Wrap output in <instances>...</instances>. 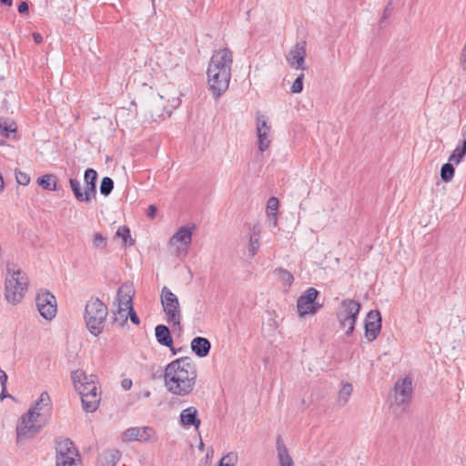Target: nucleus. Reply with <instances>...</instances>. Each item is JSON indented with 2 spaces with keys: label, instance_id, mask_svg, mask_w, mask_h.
I'll list each match as a JSON object with an SVG mask.
<instances>
[{
  "label": "nucleus",
  "instance_id": "1",
  "mask_svg": "<svg viewBox=\"0 0 466 466\" xmlns=\"http://www.w3.org/2000/svg\"><path fill=\"white\" fill-rule=\"evenodd\" d=\"M196 380V365L188 357L177 359L167 364L165 369V387L174 395H188L192 392Z\"/></svg>",
  "mask_w": 466,
  "mask_h": 466
},
{
  "label": "nucleus",
  "instance_id": "2",
  "mask_svg": "<svg viewBox=\"0 0 466 466\" xmlns=\"http://www.w3.org/2000/svg\"><path fill=\"white\" fill-rule=\"evenodd\" d=\"M232 65L233 55L228 48H221L213 53L207 76L209 89L216 98H218L228 88Z\"/></svg>",
  "mask_w": 466,
  "mask_h": 466
},
{
  "label": "nucleus",
  "instance_id": "3",
  "mask_svg": "<svg viewBox=\"0 0 466 466\" xmlns=\"http://www.w3.org/2000/svg\"><path fill=\"white\" fill-rule=\"evenodd\" d=\"M71 378L76 390L81 396L83 409L86 412L96 411L101 400L97 376L76 370L72 372Z\"/></svg>",
  "mask_w": 466,
  "mask_h": 466
},
{
  "label": "nucleus",
  "instance_id": "4",
  "mask_svg": "<svg viewBox=\"0 0 466 466\" xmlns=\"http://www.w3.org/2000/svg\"><path fill=\"white\" fill-rule=\"evenodd\" d=\"M28 278L14 262L6 263L5 278V299L10 304L15 305L22 301L28 289Z\"/></svg>",
  "mask_w": 466,
  "mask_h": 466
},
{
  "label": "nucleus",
  "instance_id": "5",
  "mask_svg": "<svg viewBox=\"0 0 466 466\" xmlns=\"http://www.w3.org/2000/svg\"><path fill=\"white\" fill-rule=\"evenodd\" d=\"M107 316L106 306L98 299L87 301L85 309V321L91 334L98 336L103 329Z\"/></svg>",
  "mask_w": 466,
  "mask_h": 466
},
{
  "label": "nucleus",
  "instance_id": "6",
  "mask_svg": "<svg viewBox=\"0 0 466 466\" xmlns=\"http://www.w3.org/2000/svg\"><path fill=\"white\" fill-rule=\"evenodd\" d=\"M160 302L167 322L173 327L180 328L182 312L177 295L165 286L161 289Z\"/></svg>",
  "mask_w": 466,
  "mask_h": 466
},
{
  "label": "nucleus",
  "instance_id": "7",
  "mask_svg": "<svg viewBox=\"0 0 466 466\" xmlns=\"http://www.w3.org/2000/svg\"><path fill=\"white\" fill-rule=\"evenodd\" d=\"M360 310V303L358 301L350 299L341 301L337 319L340 328L345 329L346 335L353 332Z\"/></svg>",
  "mask_w": 466,
  "mask_h": 466
},
{
  "label": "nucleus",
  "instance_id": "8",
  "mask_svg": "<svg viewBox=\"0 0 466 466\" xmlns=\"http://www.w3.org/2000/svg\"><path fill=\"white\" fill-rule=\"evenodd\" d=\"M45 424V421L38 420L37 414L35 416L32 411L24 413L16 426L17 441H21L34 437Z\"/></svg>",
  "mask_w": 466,
  "mask_h": 466
},
{
  "label": "nucleus",
  "instance_id": "9",
  "mask_svg": "<svg viewBox=\"0 0 466 466\" xmlns=\"http://www.w3.org/2000/svg\"><path fill=\"white\" fill-rule=\"evenodd\" d=\"M412 395V380L410 377L396 382L394 387L392 407H396L400 411H403L409 405Z\"/></svg>",
  "mask_w": 466,
  "mask_h": 466
},
{
  "label": "nucleus",
  "instance_id": "10",
  "mask_svg": "<svg viewBox=\"0 0 466 466\" xmlns=\"http://www.w3.org/2000/svg\"><path fill=\"white\" fill-rule=\"evenodd\" d=\"M35 303L40 315L51 320L56 314V297L48 290H40L35 297Z\"/></svg>",
  "mask_w": 466,
  "mask_h": 466
},
{
  "label": "nucleus",
  "instance_id": "11",
  "mask_svg": "<svg viewBox=\"0 0 466 466\" xmlns=\"http://www.w3.org/2000/svg\"><path fill=\"white\" fill-rule=\"evenodd\" d=\"M319 291L314 288H309L297 301L298 313L300 317L316 313L321 305L316 302Z\"/></svg>",
  "mask_w": 466,
  "mask_h": 466
},
{
  "label": "nucleus",
  "instance_id": "12",
  "mask_svg": "<svg viewBox=\"0 0 466 466\" xmlns=\"http://www.w3.org/2000/svg\"><path fill=\"white\" fill-rule=\"evenodd\" d=\"M306 46V41L301 40L296 43L287 54L286 59L291 68L301 71L308 69L305 62L307 56Z\"/></svg>",
  "mask_w": 466,
  "mask_h": 466
},
{
  "label": "nucleus",
  "instance_id": "13",
  "mask_svg": "<svg viewBox=\"0 0 466 466\" xmlns=\"http://www.w3.org/2000/svg\"><path fill=\"white\" fill-rule=\"evenodd\" d=\"M270 131L271 127L267 117L260 112H258L256 114V132L258 140V150L260 152L266 151L271 144Z\"/></svg>",
  "mask_w": 466,
  "mask_h": 466
},
{
  "label": "nucleus",
  "instance_id": "14",
  "mask_svg": "<svg viewBox=\"0 0 466 466\" xmlns=\"http://www.w3.org/2000/svg\"><path fill=\"white\" fill-rule=\"evenodd\" d=\"M192 240V230L187 227H181L169 239L170 246H177V253H187Z\"/></svg>",
  "mask_w": 466,
  "mask_h": 466
},
{
  "label": "nucleus",
  "instance_id": "15",
  "mask_svg": "<svg viewBox=\"0 0 466 466\" xmlns=\"http://www.w3.org/2000/svg\"><path fill=\"white\" fill-rule=\"evenodd\" d=\"M52 410V402L47 391H43L37 400L29 408L27 411L34 412V415H38V420L41 421L46 420V417L50 415Z\"/></svg>",
  "mask_w": 466,
  "mask_h": 466
},
{
  "label": "nucleus",
  "instance_id": "16",
  "mask_svg": "<svg viewBox=\"0 0 466 466\" xmlns=\"http://www.w3.org/2000/svg\"><path fill=\"white\" fill-rule=\"evenodd\" d=\"M381 329V316L378 310H370L366 317L365 336L368 340H374Z\"/></svg>",
  "mask_w": 466,
  "mask_h": 466
},
{
  "label": "nucleus",
  "instance_id": "17",
  "mask_svg": "<svg viewBox=\"0 0 466 466\" xmlns=\"http://www.w3.org/2000/svg\"><path fill=\"white\" fill-rule=\"evenodd\" d=\"M155 436V431L151 427H133L123 432L124 441H147Z\"/></svg>",
  "mask_w": 466,
  "mask_h": 466
},
{
  "label": "nucleus",
  "instance_id": "18",
  "mask_svg": "<svg viewBox=\"0 0 466 466\" xmlns=\"http://www.w3.org/2000/svg\"><path fill=\"white\" fill-rule=\"evenodd\" d=\"M56 459L73 457L80 459V455L74 442L70 439H59L56 444Z\"/></svg>",
  "mask_w": 466,
  "mask_h": 466
},
{
  "label": "nucleus",
  "instance_id": "19",
  "mask_svg": "<svg viewBox=\"0 0 466 466\" xmlns=\"http://www.w3.org/2000/svg\"><path fill=\"white\" fill-rule=\"evenodd\" d=\"M134 296V289L128 283L122 284L116 293V307H125L132 310V299Z\"/></svg>",
  "mask_w": 466,
  "mask_h": 466
},
{
  "label": "nucleus",
  "instance_id": "20",
  "mask_svg": "<svg viewBox=\"0 0 466 466\" xmlns=\"http://www.w3.org/2000/svg\"><path fill=\"white\" fill-rule=\"evenodd\" d=\"M180 422L183 426H194L196 429H198L200 420L198 419V410L193 406L183 410L180 413Z\"/></svg>",
  "mask_w": 466,
  "mask_h": 466
},
{
  "label": "nucleus",
  "instance_id": "21",
  "mask_svg": "<svg viewBox=\"0 0 466 466\" xmlns=\"http://www.w3.org/2000/svg\"><path fill=\"white\" fill-rule=\"evenodd\" d=\"M278 459L280 466H294L293 460L280 436L276 441Z\"/></svg>",
  "mask_w": 466,
  "mask_h": 466
},
{
  "label": "nucleus",
  "instance_id": "22",
  "mask_svg": "<svg viewBox=\"0 0 466 466\" xmlns=\"http://www.w3.org/2000/svg\"><path fill=\"white\" fill-rule=\"evenodd\" d=\"M211 348L209 340L203 337H196L191 341V350L198 357L208 356Z\"/></svg>",
  "mask_w": 466,
  "mask_h": 466
},
{
  "label": "nucleus",
  "instance_id": "23",
  "mask_svg": "<svg viewBox=\"0 0 466 466\" xmlns=\"http://www.w3.org/2000/svg\"><path fill=\"white\" fill-rule=\"evenodd\" d=\"M84 180L86 183V189L87 191V198H94L96 195V180L97 173L93 168H87L85 171Z\"/></svg>",
  "mask_w": 466,
  "mask_h": 466
},
{
  "label": "nucleus",
  "instance_id": "24",
  "mask_svg": "<svg viewBox=\"0 0 466 466\" xmlns=\"http://www.w3.org/2000/svg\"><path fill=\"white\" fill-rule=\"evenodd\" d=\"M155 336L157 341L165 347L171 348L173 345V339L169 329L163 324H159L155 328Z\"/></svg>",
  "mask_w": 466,
  "mask_h": 466
},
{
  "label": "nucleus",
  "instance_id": "25",
  "mask_svg": "<svg viewBox=\"0 0 466 466\" xmlns=\"http://www.w3.org/2000/svg\"><path fill=\"white\" fill-rule=\"evenodd\" d=\"M120 459L118 451H103L97 460L98 466H116Z\"/></svg>",
  "mask_w": 466,
  "mask_h": 466
},
{
  "label": "nucleus",
  "instance_id": "26",
  "mask_svg": "<svg viewBox=\"0 0 466 466\" xmlns=\"http://www.w3.org/2000/svg\"><path fill=\"white\" fill-rule=\"evenodd\" d=\"M260 228L254 226L251 228L249 240H248V252L251 257H254L259 248Z\"/></svg>",
  "mask_w": 466,
  "mask_h": 466
},
{
  "label": "nucleus",
  "instance_id": "27",
  "mask_svg": "<svg viewBox=\"0 0 466 466\" xmlns=\"http://www.w3.org/2000/svg\"><path fill=\"white\" fill-rule=\"evenodd\" d=\"M70 187L74 193L75 198L80 201V202H89L91 201V198H87V191L85 189V191H82L81 189V184L80 181L76 178H70L69 179Z\"/></svg>",
  "mask_w": 466,
  "mask_h": 466
},
{
  "label": "nucleus",
  "instance_id": "28",
  "mask_svg": "<svg viewBox=\"0 0 466 466\" xmlns=\"http://www.w3.org/2000/svg\"><path fill=\"white\" fill-rule=\"evenodd\" d=\"M273 274L285 288H289L294 281L292 273L282 268H276Z\"/></svg>",
  "mask_w": 466,
  "mask_h": 466
},
{
  "label": "nucleus",
  "instance_id": "29",
  "mask_svg": "<svg viewBox=\"0 0 466 466\" xmlns=\"http://www.w3.org/2000/svg\"><path fill=\"white\" fill-rule=\"evenodd\" d=\"M37 183L44 189L52 190V191L56 189V178L52 174H46V175L41 176L37 179Z\"/></svg>",
  "mask_w": 466,
  "mask_h": 466
},
{
  "label": "nucleus",
  "instance_id": "30",
  "mask_svg": "<svg viewBox=\"0 0 466 466\" xmlns=\"http://www.w3.org/2000/svg\"><path fill=\"white\" fill-rule=\"evenodd\" d=\"M353 387L350 383H343L338 394V402L339 405L344 406L350 400L352 394Z\"/></svg>",
  "mask_w": 466,
  "mask_h": 466
},
{
  "label": "nucleus",
  "instance_id": "31",
  "mask_svg": "<svg viewBox=\"0 0 466 466\" xmlns=\"http://www.w3.org/2000/svg\"><path fill=\"white\" fill-rule=\"evenodd\" d=\"M116 237L122 239L125 246L134 245V240L131 238L130 229L127 226H121L117 228Z\"/></svg>",
  "mask_w": 466,
  "mask_h": 466
},
{
  "label": "nucleus",
  "instance_id": "32",
  "mask_svg": "<svg viewBox=\"0 0 466 466\" xmlns=\"http://www.w3.org/2000/svg\"><path fill=\"white\" fill-rule=\"evenodd\" d=\"M453 164L454 163L449 161L448 163L442 165L441 168V178L444 182H450L452 180L455 173Z\"/></svg>",
  "mask_w": 466,
  "mask_h": 466
},
{
  "label": "nucleus",
  "instance_id": "33",
  "mask_svg": "<svg viewBox=\"0 0 466 466\" xmlns=\"http://www.w3.org/2000/svg\"><path fill=\"white\" fill-rule=\"evenodd\" d=\"M92 243L93 247L96 249H98L100 251H104L107 248V239L106 237H104L101 233L96 232L92 236Z\"/></svg>",
  "mask_w": 466,
  "mask_h": 466
},
{
  "label": "nucleus",
  "instance_id": "34",
  "mask_svg": "<svg viewBox=\"0 0 466 466\" xmlns=\"http://www.w3.org/2000/svg\"><path fill=\"white\" fill-rule=\"evenodd\" d=\"M114 188V181L108 177L102 178L100 184V193L104 196H108Z\"/></svg>",
  "mask_w": 466,
  "mask_h": 466
},
{
  "label": "nucleus",
  "instance_id": "35",
  "mask_svg": "<svg viewBox=\"0 0 466 466\" xmlns=\"http://www.w3.org/2000/svg\"><path fill=\"white\" fill-rule=\"evenodd\" d=\"M237 462L238 454L231 451L221 458L218 466H235Z\"/></svg>",
  "mask_w": 466,
  "mask_h": 466
},
{
  "label": "nucleus",
  "instance_id": "36",
  "mask_svg": "<svg viewBox=\"0 0 466 466\" xmlns=\"http://www.w3.org/2000/svg\"><path fill=\"white\" fill-rule=\"evenodd\" d=\"M466 155V151L461 148L459 146L453 150L451 155L449 157V161L455 165L460 164Z\"/></svg>",
  "mask_w": 466,
  "mask_h": 466
},
{
  "label": "nucleus",
  "instance_id": "37",
  "mask_svg": "<svg viewBox=\"0 0 466 466\" xmlns=\"http://www.w3.org/2000/svg\"><path fill=\"white\" fill-rule=\"evenodd\" d=\"M129 309L125 307H117L116 311L114 313V320L118 321L120 324L125 323L127 320Z\"/></svg>",
  "mask_w": 466,
  "mask_h": 466
},
{
  "label": "nucleus",
  "instance_id": "38",
  "mask_svg": "<svg viewBox=\"0 0 466 466\" xmlns=\"http://www.w3.org/2000/svg\"><path fill=\"white\" fill-rule=\"evenodd\" d=\"M56 466H81L80 459L66 457V459H56Z\"/></svg>",
  "mask_w": 466,
  "mask_h": 466
},
{
  "label": "nucleus",
  "instance_id": "39",
  "mask_svg": "<svg viewBox=\"0 0 466 466\" xmlns=\"http://www.w3.org/2000/svg\"><path fill=\"white\" fill-rule=\"evenodd\" d=\"M303 79H304V74H300L298 76V77L293 82L290 91L294 94H299L303 90Z\"/></svg>",
  "mask_w": 466,
  "mask_h": 466
},
{
  "label": "nucleus",
  "instance_id": "40",
  "mask_svg": "<svg viewBox=\"0 0 466 466\" xmlns=\"http://www.w3.org/2000/svg\"><path fill=\"white\" fill-rule=\"evenodd\" d=\"M279 208V199L275 197L268 198L267 203V215L277 214Z\"/></svg>",
  "mask_w": 466,
  "mask_h": 466
},
{
  "label": "nucleus",
  "instance_id": "41",
  "mask_svg": "<svg viewBox=\"0 0 466 466\" xmlns=\"http://www.w3.org/2000/svg\"><path fill=\"white\" fill-rule=\"evenodd\" d=\"M15 178L18 184L26 186L30 182V177L25 172L15 171Z\"/></svg>",
  "mask_w": 466,
  "mask_h": 466
},
{
  "label": "nucleus",
  "instance_id": "42",
  "mask_svg": "<svg viewBox=\"0 0 466 466\" xmlns=\"http://www.w3.org/2000/svg\"><path fill=\"white\" fill-rule=\"evenodd\" d=\"M15 128L13 127V125H8L7 123L0 122V133L5 134L7 137V133L9 132H15Z\"/></svg>",
  "mask_w": 466,
  "mask_h": 466
},
{
  "label": "nucleus",
  "instance_id": "43",
  "mask_svg": "<svg viewBox=\"0 0 466 466\" xmlns=\"http://www.w3.org/2000/svg\"><path fill=\"white\" fill-rule=\"evenodd\" d=\"M392 10H393L392 4H391V2H390V3L386 5V7H385V9H384V11H383L382 19H383V20H384V19H387V18L390 15V14H391Z\"/></svg>",
  "mask_w": 466,
  "mask_h": 466
},
{
  "label": "nucleus",
  "instance_id": "44",
  "mask_svg": "<svg viewBox=\"0 0 466 466\" xmlns=\"http://www.w3.org/2000/svg\"><path fill=\"white\" fill-rule=\"evenodd\" d=\"M128 316L130 317V319L131 321L136 324V325H138L140 320H139V318L137 317V313L135 312L134 309L132 308V310H128Z\"/></svg>",
  "mask_w": 466,
  "mask_h": 466
},
{
  "label": "nucleus",
  "instance_id": "45",
  "mask_svg": "<svg viewBox=\"0 0 466 466\" xmlns=\"http://www.w3.org/2000/svg\"><path fill=\"white\" fill-rule=\"evenodd\" d=\"M18 12L21 15H25L28 13V4L25 1H23L18 5Z\"/></svg>",
  "mask_w": 466,
  "mask_h": 466
},
{
  "label": "nucleus",
  "instance_id": "46",
  "mask_svg": "<svg viewBox=\"0 0 466 466\" xmlns=\"http://www.w3.org/2000/svg\"><path fill=\"white\" fill-rule=\"evenodd\" d=\"M268 216V223L270 226L272 227H277L278 225V215L277 214H269V215H267Z\"/></svg>",
  "mask_w": 466,
  "mask_h": 466
},
{
  "label": "nucleus",
  "instance_id": "47",
  "mask_svg": "<svg viewBox=\"0 0 466 466\" xmlns=\"http://www.w3.org/2000/svg\"><path fill=\"white\" fill-rule=\"evenodd\" d=\"M7 379L8 377L6 373L0 369V383L2 388H5V386H6Z\"/></svg>",
  "mask_w": 466,
  "mask_h": 466
},
{
  "label": "nucleus",
  "instance_id": "48",
  "mask_svg": "<svg viewBox=\"0 0 466 466\" xmlns=\"http://www.w3.org/2000/svg\"><path fill=\"white\" fill-rule=\"evenodd\" d=\"M132 380L130 379H124L122 381H121V386L124 390H130L131 387H132Z\"/></svg>",
  "mask_w": 466,
  "mask_h": 466
},
{
  "label": "nucleus",
  "instance_id": "49",
  "mask_svg": "<svg viewBox=\"0 0 466 466\" xmlns=\"http://www.w3.org/2000/svg\"><path fill=\"white\" fill-rule=\"evenodd\" d=\"M157 214V208L154 205H150L147 210V217L153 219Z\"/></svg>",
  "mask_w": 466,
  "mask_h": 466
},
{
  "label": "nucleus",
  "instance_id": "50",
  "mask_svg": "<svg viewBox=\"0 0 466 466\" xmlns=\"http://www.w3.org/2000/svg\"><path fill=\"white\" fill-rule=\"evenodd\" d=\"M33 39L35 43L41 44L43 42V36L39 33H33Z\"/></svg>",
  "mask_w": 466,
  "mask_h": 466
},
{
  "label": "nucleus",
  "instance_id": "51",
  "mask_svg": "<svg viewBox=\"0 0 466 466\" xmlns=\"http://www.w3.org/2000/svg\"><path fill=\"white\" fill-rule=\"evenodd\" d=\"M10 397V395L7 393L6 386L5 388H2L1 393H0V400H3L4 399Z\"/></svg>",
  "mask_w": 466,
  "mask_h": 466
},
{
  "label": "nucleus",
  "instance_id": "52",
  "mask_svg": "<svg viewBox=\"0 0 466 466\" xmlns=\"http://www.w3.org/2000/svg\"><path fill=\"white\" fill-rule=\"evenodd\" d=\"M5 183L2 174L0 173V192L4 190Z\"/></svg>",
  "mask_w": 466,
  "mask_h": 466
},
{
  "label": "nucleus",
  "instance_id": "53",
  "mask_svg": "<svg viewBox=\"0 0 466 466\" xmlns=\"http://www.w3.org/2000/svg\"><path fill=\"white\" fill-rule=\"evenodd\" d=\"M0 3H2L5 5L11 6L13 1L12 0H0Z\"/></svg>",
  "mask_w": 466,
  "mask_h": 466
},
{
  "label": "nucleus",
  "instance_id": "54",
  "mask_svg": "<svg viewBox=\"0 0 466 466\" xmlns=\"http://www.w3.org/2000/svg\"><path fill=\"white\" fill-rule=\"evenodd\" d=\"M170 350L172 351L173 355H176L179 350L180 349L177 350L173 347V345L171 346V348H169Z\"/></svg>",
  "mask_w": 466,
  "mask_h": 466
},
{
  "label": "nucleus",
  "instance_id": "55",
  "mask_svg": "<svg viewBox=\"0 0 466 466\" xmlns=\"http://www.w3.org/2000/svg\"><path fill=\"white\" fill-rule=\"evenodd\" d=\"M459 147L466 151V138L462 141L461 145Z\"/></svg>",
  "mask_w": 466,
  "mask_h": 466
},
{
  "label": "nucleus",
  "instance_id": "56",
  "mask_svg": "<svg viewBox=\"0 0 466 466\" xmlns=\"http://www.w3.org/2000/svg\"><path fill=\"white\" fill-rule=\"evenodd\" d=\"M149 395H150V392H149V391H147V392L145 393V396H146V397H148Z\"/></svg>",
  "mask_w": 466,
  "mask_h": 466
}]
</instances>
